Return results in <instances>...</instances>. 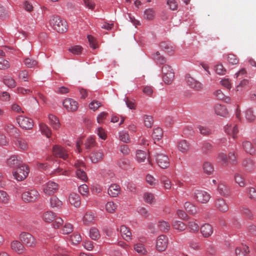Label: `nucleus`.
Here are the masks:
<instances>
[{
    "mask_svg": "<svg viewBox=\"0 0 256 256\" xmlns=\"http://www.w3.org/2000/svg\"><path fill=\"white\" fill-rule=\"evenodd\" d=\"M246 195L251 200H255L256 198V189L250 186L246 188Z\"/></svg>",
    "mask_w": 256,
    "mask_h": 256,
    "instance_id": "nucleus-53",
    "label": "nucleus"
},
{
    "mask_svg": "<svg viewBox=\"0 0 256 256\" xmlns=\"http://www.w3.org/2000/svg\"><path fill=\"white\" fill-rule=\"evenodd\" d=\"M56 214L48 210L44 212L42 215V220L47 223L52 222L54 220Z\"/></svg>",
    "mask_w": 256,
    "mask_h": 256,
    "instance_id": "nucleus-23",
    "label": "nucleus"
},
{
    "mask_svg": "<svg viewBox=\"0 0 256 256\" xmlns=\"http://www.w3.org/2000/svg\"><path fill=\"white\" fill-rule=\"evenodd\" d=\"M103 157V153L100 151L94 152L90 155V159L93 163H97L101 161Z\"/></svg>",
    "mask_w": 256,
    "mask_h": 256,
    "instance_id": "nucleus-28",
    "label": "nucleus"
},
{
    "mask_svg": "<svg viewBox=\"0 0 256 256\" xmlns=\"http://www.w3.org/2000/svg\"><path fill=\"white\" fill-rule=\"evenodd\" d=\"M154 16L155 12L152 9L148 8L145 10L144 16L146 19L149 20H152L154 18Z\"/></svg>",
    "mask_w": 256,
    "mask_h": 256,
    "instance_id": "nucleus-64",
    "label": "nucleus"
},
{
    "mask_svg": "<svg viewBox=\"0 0 256 256\" xmlns=\"http://www.w3.org/2000/svg\"><path fill=\"white\" fill-rule=\"evenodd\" d=\"M214 110L215 114L218 116L226 117L228 114L227 109L224 105L216 104L214 107Z\"/></svg>",
    "mask_w": 256,
    "mask_h": 256,
    "instance_id": "nucleus-20",
    "label": "nucleus"
},
{
    "mask_svg": "<svg viewBox=\"0 0 256 256\" xmlns=\"http://www.w3.org/2000/svg\"><path fill=\"white\" fill-rule=\"evenodd\" d=\"M224 130L226 133L230 136H232L233 138H236L238 130L237 125L236 124H227Z\"/></svg>",
    "mask_w": 256,
    "mask_h": 256,
    "instance_id": "nucleus-18",
    "label": "nucleus"
},
{
    "mask_svg": "<svg viewBox=\"0 0 256 256\" xmlns=\"http://www.w3.org/2000/svg\"><path fill=\"white\" fill-rule=\"evenodd\" d=\"M16 120L19 126L24 130H30L34 126L32 120L28 117L20 116L16 118Z\"/></svg>",
    "mask_w": 256,
    "mask_h": 256,
    "instance_id": "nucleus-9",
    "label": "nucleus"
},
{
    "mask_svg": "<svg viewBox=\"0 0 256 256\" xmlns=\"http://www.w3.org/2000/svg\"><path fill=\"white\" fill-rule=\"evenodd\" d=\"M156 161L158 165L162 168H166L170 164L168 156L163 154H156Z\"/></svg>",
    "mask_w": 256,
    "mask_h": 256,
    "instance_id": "nucleus-10",
    "label": "nucleus"
},
{
    "mask_svg": "<svg viewBox=\"0 0 256 256\" xmlns=\"http://www.w3.org/2000/svg\"><path fill=\"white\" fill-rule=\"evenodd\" d=\"M214 70L219 75H224L226 73V69L222 64H218L215 66Z\"/></svg>",
    "mask_w": 256,
    "mask_h": 256,
    "instance_id": "nucleus-59",
    "label": "nucleus"
},
{
    "mask_svg": "<svg viewBox=\"0 0 256 256\" xmlns=\"http://www.w3.org/2000/svg\"><path fill=\"white\" fill-rule=\"evenodd\" d=\"M64 108L69 112H74L78 108V102L72 98L65 99L62 102Z\"/></svg>",
    "mask_w": 256,
    "mask_h": 256,
    "instance_id": "nucleus-12",
    "label": "nucleus"
},
{
    "mask_svg": "<svg viewBox=\"0 0 256 256\" xmlns=\"http://www.w3.org/2000/svg\"><path fill=\"white\" fill-rule=\"evenodd\" d=\"M120 230L122 238L126 241H130L132 239V234L130 228L124 225H122L120 228H117Z\"/></svg>",
    "mask_w": 256,
    "mask_h": 256,
    "instance_id": "nucleus-15",
    "label": "nucleus"
},
{
    "mask_svg": "<svg viewBox=\"0 0 256 256\" xmlns=\"http://www.w3.org/2000/svg\"><path fill=\"white\" fill-rule=\"evenodd\" d=\"M12 250L18 254H22L26 251V248L23 244L19 240H13L10 243Z\"/></svg>",
    "mask_w": 256,
    "mask_h": 256,
    "instance_id": "nucleus-14",
    "label": "nucleus"
},
{
    "mask_svg": "<svg viewBox=\"0 0 256 256\" xmlns=\"http://www.w3.org/2000/svg\"><path fill=\"white\" fill-rule=\"evenodd\" d=\"M10 200V196L5 191L0 190V202L8 204Z\"/></svg>",
    "mask_w": 256,
    "mask_h": 256,
    "instance_id": "nucleus-54",
    "label": "nucleus"
},
{
    "mask_svg": "<svg viewBox=\"0 0 256 256\" xmlns=\"http://www.w3.org/2000/svg\"><path fill=\"white\" fill-rule=\"evenodd\" d=\"M172 226L175 230L184 231L186 228V225L182 222L175 220L172 222Z\"/></svg>",
    "mask_w": 256,
    "mask_h": 256,
    "instance_id": "nucleus-46",
    "label": "nucleus"
},
{
    "mask_svg": "<svg viewBox=\"0 0 256 256\" xmlns=\"http://www.w3.org/2000/svg\"><path fill=\"white\" fill-rule=\"evenodd\" d=\"M134 250L140 256H145L148 254V250L144 245L142 243H136L134 244Z\"/></svg>",
    "mask_w": 256,
    "mask_h": 256,
    "instance_id": "nucleus-26",
    "label": "nucleus"
},
{
    "mask_svg": "<svg viewBox=\"0 0 256 256\" xmlns=\"http://www.w3.org/2000/svg\"><path fill=\"white\" fill-rule=\"evenodd\" d=\"M29 172V168L26 165L19 166L16 170L13 172V176L17 180L22 181L25 179Z\"/></svg>",
    "mask_w": 256,
    "mask_h": 256,
    "instance_id": "nucleus-5",
    "label": "nucleus"
},
{
    "mask_svg": "<svg viewBox=\"0 0 256 256\" xmlns=\"http://www.w3.org/2000/svg\"><path fill=\"white\" fill-rule=\"evenodd\" d=\"M161 180L166 189L170 190L171 188V182L167 177L162 176L161 178Z\"/></svg>",
    "mask_w": 256,
    "mask_h": 256,
    "instance_id": "nucleus-62",
    "label": "nucleus"
},
{
    "mask_svg": "<svg viewBox=\"0 0 256 256\" xmlns=\"http://www.w3.org/2000/svg\"><path fill=\"white\" fill-rule=\"evenodd\" d=\"M162 72L163 73L162 79L164 82L166 84H171L174 77L172 69L169 66L164 65L162 66Z\"/></svg>",
    "mask_w": 256,
    "mask_h": 256,
    "instance_id": "nucleus-4",
    "label": "nucleus"
},
{
    "mask_svg": "<svg viewBox=\"0 0 256 256\" xmlns=\"http://www.w3.org/2000/svg\"><path fill=\"white\" fill-rule=\"evenodd\" d=\"M185 81L186 84L195 90L199 91L202 90V84L200 82L196 80L192 77L190 74H186L185 76Z\"/></svg>",
    "mask_w": 256,
    "mask_h": 256,
    "instance_id": "nucleus-8",
    "label": "nucleus"
},
{
    "mask_svg": "<svg viewBox=\"0 0 256 256\" xmlns=\"http://www.w3.org/2000/svg\"><path fill=\"white\" fill-rule=\"evenodd\" d=\"M40 128L42 133L45 135L47 138H49L52 132L49 128L44 124H40Z\"/></svg>",
    "mask_w": 256,
    "mask_h": 256,
    "instance_id": "nucleus-49",
    "label": "nucleus"
},
{
    "mask_svg": "<svg viewBox=\"0 0 256 256\" xmlns=\"http://www.w3.org/2000/svg\"><path fill=\"white\" fill-rule=\"evenodd\" d=\"M228 160L230 163L235 166L238 163L237 154L234 152H230L228 154Z\"/></svg>",
    "mask_w": 256,
    "mask_h": 256,
    "instance_id": "nucleus-60",
    "label": "nucleus"
},
{
    "mask_svg": "<svg viewBox=\"0 0 256 256\" xmlns=\"http://www.w3.org/2000/svg\"><path fill=\"white\" fill-rule=\"evenodd\" d=\"M163 135V132L162 128H155L152 134V138L154 140H160Z\"/></svg>",
    "mask_w": 256,
    "mask_h": 256,
    "instance_id": "nucleus-41",
    "label": "nucleus"
},
{
    "mask_svg": "<svg viewBox=\"0 0 256 256\" xmlns=\"http://www.w3.org/2000/svg\"><path fill=\"white\" fill-rule=\"evenodd\" d=\"M168 245V238L164 234L158 236L156 240V248L159 252H164Z\"/></svg>",
    "mask_w": 256,
    "mask_h": 256,
    "instance_id": "nucleus-7",
    "label": "nucleus"
},
{
    "mask_svg": "<svg viewBox=\"0 0 256 256\" xmlns=\"http://www.w3.org/2000/svg\"><path fill=\"white\" fill-rule=\"evenodd\" d=\"M40 196L38 192L35 189L25 191L21 195L22 200L25 202H34L36 201Z\"/></svg>",
    "mask_w": 256,
    "mask_h": 256,
    "instance_id": "nucleus-3",
    "label": "nucleus"
},
{
    "mask_svg": "<svg viewBox=\"0 0 256 256\" xmlns=\"http://www.w3.org/2000/svg\"><path fill=\"white\" fill-rule=\"evenodd\" d=\"M48 120L50 124L54 129L56 130L60 128V124L58 118L56 116L52 114H50L48 115Z\"/></svg>",
    "mask_w": 256,
    "mask_h": 256,
    "instance_id": "nucleus-27",
    "label": "nucleus"
},
{
    "mask_svg": "<svg viewBox=\"0 0 256 256\" xmlns=\"http://www.w3.org/2000/svg\"><path fill=\"white\" fill-rule=\"evenodd\" d=\"M234 180L236 184L240 187H244L246 184V180L240 174L236 173L234 175Z\"/></svg>",
    "mask_w": 256,
    "mask_h": 256,
    "instance_id": "nucleus-30",
    "label": "nucleus"
},
{
    "mask_svg": "<svg viewBox=\"0 0 256 256\" xmlns=\"http://www.w3.org/2000/svg\"><path fill=\"white\" fill-rule=\"evenodd\" d=\"M245 118L248 122H252L254 120L256 116L254 114V110L252 108H248L245 112Z\"/></svg>",
    "mask_w": 256,
    "mask_h": 256,
    "instance_id": "nucleus-37",
    "label": "nucleus"
},
{
    "mask_svg": "<svg viewBox=\"0 0 256 256\" xmlns=\"http://www.w3.org/2000/svg\"><path fill=\"white\" fill-rule=\"evenodd\" d=\"M202 168L204 172L208 175L212 174L214 170V168L212 164L208 162H205L204 163Z\"/></svg>",
    "mask_w": 256,
    "mask_h": 256,
    "instance_id": "nucleus-38",
    "label": "nucleus"
},
{
    "mask_svg": "<svg viewBox=\"0 0 256 256\" xmlns=\"http://www.w3.org/2000/svg\"><path fill=\"white\" fill-rule=\"evenodd\" d=\"M117 208V204L112 201L108 202L105 205L106 211L110 214L114 213Z\"/></svg>",
    "mask_w": 256,
    "mask_h": 256,
    "instance_id": "nucleus-33",
    "label": "nucleus"
},
{
    "mask_svg": "<svg viewBox=\"0 0 256 256\" xmlns=\"http://www.w3.org/2000/svg\"><path fill=\"white\" fill-rule=\"evenodd\" d=\"M226 59L230 64L234 65L238 62V59L236 56L233 54H226Z\"/></svg>",
    "mask_w": 256,
    "mask_h": 256,
    "instance_id": "nucleus-48",
    "label": "nucleus"
},
{
    "mask_svg": "<svg viewBox=\"0 0 256 256\" xmlns=\"http://www.w3.org/2000/svg\"><path fill=\"white\" fill-rule=\"evenodd\" d=\"M50 202V206L52 208H60L62 205V202L56 196L51 197Z\"/></svg>",
    "mask_w": 256,
    "mask_h": 256,
    "instance_id": "nucleus-32",
    "label": "nucleus"
},
{
    "mask_svg": "<svg viewBox=\"0 0 256 256\" xmlns=\"http://www.w3.org/2000/svg\"><path fill=\"white\" fill-rule=\"evenodd\" d=\"M94 214L93 213L88 212L84 216V223L86 225L92 224L94 222Z\"/></svg>",
    "mask_w": 256,
    "mask_h": 256,
    "instance_id": "nucleus-39",
    "label": "nucleus"
},
{
    "mask_svg": "<svg viewBox=\"0 0 256 256\" xmlns=\"http://www.w3.org/2000/svg\"><path fill=\"white\" fill-rule=\"evenodd\" d=\"M90 238L94 240H97L100 238V234L98 229L95 227L90 228L89 232Z\"/></svg>",
    "mask_w": 256,
    "mask_h": 256,
    "instance_id": "nucleus-43",
    "label": "nucleus"
},
{
    "mask_svg": "<svg viewBox=\"0 0 256 256\" xmlns=\"http://www.w3.org/2000/svg\"><path fill=\"white\" fill-rule=\"evenodd\" d=\"M218 190L219 193L222 196L227 197L230 194V187L224 183H220L218 184Z\"/></svg>",
    "mask_w": 256,
    "mask_h": 256,
    "instance_id": "nucleus-22",
    "label": "nucleus"
},
{
    "mask_svg": "<svg viewBox=\"0 0 256 256\" xmlns=\"http://www.w3.org/2000/svg\"><path fill=\"white\" fill-rule=\"evenodd\" d=\"M86 169L76 170V177L83 182H86L88 180L86 174L85 172Z\"/></svg>",
    "mask_w": 256,
    "mask_h": 256,
    "instance_id": "nucleus-45",
    "label": "nucleus"
},
{
    "mask_svg": "<svg viewBox=\"0 0 256 256\" xmlns=\"http://www.w3.org/2000/svg\"><path fill=\"white\" fill-rule=\"evenodd\" d=\"M184 206L188 213L191 214H195L197 213L196 210H194L195 209L194 206L190 202H186L184 203Z\"/></svg>",
    "mask_w": 256,
    "mask_h": 256,
    "instance_id": "nucleus-56",
    "label": "nucleus"
},
{
    "mask_svg": "<svg viewBox=\"0 0 256 256\" xmlns=\"http://www.w3.org/2000/svg\"><path fill=\"white\" fill-rule=\"evenodd\" d=\"M16 146L22 150H26L28 148V141L23 138H18L16 142Z\"/></svg>",
    "mask_w": 256,
    "mask_h": 256,
    "instance_id": "nucleus-36",
    "label": "nucleus"
},
{
    "mask_svg": "<svg viewBox=\"0 0 256 256\" xmlns=\"http://www.w3.org/2000/svg\"><path fill=\"white\" fill-rule=\"evenodd\" d=\"M146 153L142 150H138L136 152V158L138 162H144L146 158Z\"/></svg>",
    "mask_w": 256,
    "mask_h": 256,
    "instance_id": "nucleus-47",
    "label": "nucleus"
},
{
    "mask_svg": "<svg viewBox=\"0 0 256 256\" xmlns=\"http://www.w3.org/2000/svg\"><path fill=\"white\" fill-rule=\"evenodd\" d=\"M70 240L73 244H77L82 241V237L78 232H74L70 236Z\"/></svg>",
    "mask_w": 256,
    "mask_h": 256,
    "instance_id": "nucleus-42",
    "label": "nucleus"
},
{
    "mask_svg": "<svg viewBox=\"0 0 256 256\" xmlns=\"http://www.w3.org/2000/svg\"><path fill=\"white\" fill-rule=\"evenodd\" d=\"M4 83L9 88H14L16 86V80L12 77L6 76L3 78Z\"/></svg>",
    "mask_w": 256,
    "mask_h": 256,
    "instance_id": "nucleus-35",
    "label": "nucleus"
},
{
    "mask_svg": "<svg viewBox=\"0 0 256 256\" xmlns=\"http://www.w3.org/2000/svg\"><path fill=\"white\" fill-rule=\"evenodd\" d=\"M236 256H250V250L248 247L242 244L236 248Z\"/></svg>",
    "mask_w": 256,
    "mask_h": 256,
    "instance_id": "nucleus-19",
    "label": "nucleus"
},
{
    "mask_svg": "<svg viewBox=\"0 0 256 256\" xmlns=\"http://www.w3.org/2000/svg\"><path fill=\"white\" fill-rule=\"evenodd\" d=\"M214 206L218 211L225 212L228 210V206L226 201L222 198H218L214 202Z\"/></svg>",
    "mask_w": 256,
    "mask_h": 256,
    "instance_id": "nucleus-13",
    "label": "nucleus"
},
{
    "mask_svg": "<svg viewBox=\"0 0 256 256\" xmlns=\"http://www.w3.org/2000/svg\"><path fill=\"white\" fill-rule=\"evenodd\" d=\"M160 47L168 52H172L174 51V47L170 44L166 42H162L160 44Z\"/></svg>",
    "mask_w": 256,
    "mask_h": 256,
    "instance_id": "nucleus-58",
    "label": "nucleus"
},
{
    "mask_svg": "<svg viewBox=\"0 0 256 256\" xmlns=\"http://www.w3.org/2000/svg\"><path fill=\"white\" fill-rule=\"evenodd\" d=\"M200 232L203 237L205 238H209L213 234V228L209 224H202L200 228Z\"/></svg>",
    "mask_w": 256,
    "mask_h": 256,
    "instance_id": "nucleus-17",
    "label": "nucleus"
},
{
    "mask_svg": "<svg viewBox=\"0 0 256 256\" xmlns=\"http://www.w3.org/2000/svg\"><path fill=\"white\" fill-rule=\"evenodd\" d=\"M53 154L56 156L64 160H66L68 156V154L66 150L59 146H54L53 147Z\"/></svg>",
    "mask_w": 256,
    "mask_h": 256,
    "instance_id": "nucleus-16",
    "label": "nucleus"
},
{
    "mask_svg": "<svg viewBox=\"0 0 256 256\" xmlns=\"http://www.w3.org/2000/svg\"><path fill=\"white\" fill-rule=\"evenodd\" d=\"M159 230L162 232H167L170 229V224L164 220H160L158 224Z\"/></svg>",
    "mask_w": 256,
    "mask_h": 256,
    "instance_id": "nucleus-40",
    "label": "nucleus"
},
{
    "mask_svg": "<svg viewBox=\"0 0 256 256\" xmlns=\"http://www.w3.org/2000/svg\"><path fill=\"white\" fill-rule=\"evenodd\" d=\"M194 197L198 202L202 204L207 203L211 198L207 192L200 190H195Z\"/></svg>",
    "mask_w": 256,
    "mask_h": 256,
    "instance_id": "nucleus-6",
    "label": "nucleus"
},
{
    "mask_svg": "<svg viewBox=\"0 0 256 256\" xmlns=\"http://www.w3.org/2000/svg\"><path fill=\"white\" fill-rule=\"evenodd\" d=\"M82 48L80 46H74L68 48L69 52L75 55H79L82 53Z\"/></svg>",
    "mask_w": 256,
    "mask_h": 256,
    "instance_id": "nucleus-57",
    "label": "nucleus"
},
{
    "mask_svg": "<svg viewBox=\"0 0 256 256\" xmlns=\"http://www.w3.org/2000/svg\"><path fill=\"white\" fill-rule=\"evenodd\" d=\"M190 144L185 140H180L178 144V148L181 152L187 153L190 149Z\"/></svg>",
    "mask_w": 256,
    "mask_h": 256,
    "instance_id": "nucleus-21",
    "label": "nucleus"
},
{
    "mask_svg": "<svg viewBox=\"0 0 256 256\" xmlns=\"http://www.w3.org/2000/svg\"><path fill=\"white\" fill-rule=\"evenodd\" d=\"M58 184L52 181L48 182L45 185L43 191L46 195H51L56 192L58 190Z\"/></svg>",
    "mask_w": 256,
    "mask_h": 256,
    "instance_id": "nucleus-11",
    "label": "nucleus"
},
{
    "mask_svg": "<svg viewBox=\"0 0 256 256\" xmlns=\"http://www.w3.org/2000/svg\"><path fill=\"white\" fill-rule=\"evenodd\" d=\"M24 63L28 68H34L38 64V62L36 60L30 58H26L24 60Z\"/></svg>",
    "mask_w": 256,
    "mask_h": 256,
    "instance_id": "nucleus-52",
    "label": "nucleus"
},
{
    "mask_svg": "<svg viewBox=\"0 0 256 256\" xmlns=\"http://www.w3.org/2000/svg\"><path fill=\"white\" fill-rule=\"evenodd\" d=\"M4 130L10 134L18 133V129L12 124H7L4 126Z\"/></svg>",
    "mask_w": 256,
    "mask_h": 256,
    "instance_id": "nucleus-50",
    "label": "nucleus"
},
{
    "mask_svg": "<svg viewBox=\"0 0 256 256\" xmlns=\"http://www.w3.org/2000/svg\"><path fill=\"white\" fill-rule=\"evenodd\" d=\"M50 24L53 28L58 32L63 33L68 30L66 22L62 20L59 16H52L50 20Z\"/></svg>",
    "mask_w": 256,
    "mask_h": 256,
    "instance_id": "nucleus-1",
    "label": "nucleus"
},
{
    "mask_svg": "<svg viewBox=\"0 0 256 256\" xmlns=\"http://www.w3.org/2000/svg\"><path fill=\"white\" fill-rule=\"evenodd\" d=\"M144 201L150 204H154L156 203V200L154 194L151 192H146L144 194L143 196Z\"/></svg>",
    "mask_w": 256,
    "mask_h": 256,
    "instance_id": "nucleus-34",
    "label": "nucleus"
},
{
    "mask_svg": "<svg viewBox=\"0 0 256 256\" xmlns=\"http://www.w3.org/2000/svg\"><path fill=\"white\" fill-rule=\"evenodd\" d=\"M70 204L75 207H78L80 205V196L76 193H72L68 197Z\"/></svg>",
    "mask_w": 256,
    "mask_h": 256,
    "instance_id": "nucleus-25",
    "label": "nucleus"
},
{
    "mask_svg": "<svg viewBox=\"0 0 256 256\" xmlns=\"http://www.w3.org/2000/svg\"><path fill=\"white\" fill-rule=\"evenodd\" d=\"M190 231L192 232H196L199 230L198 224L194 221H190L188 224Z\"/></svg>",
    "mask_w": 256,
    "mask_h": 256,
    "instance_id": "nucleus-55",
    "label": "nucleus"
},
{
    "mask_svg": "<svg viewBox=\"0 0 256 256\" xmlns=\"http://www.w3.org/2000/svg\"><path fill=\"white\" fill-rule=\"evenodd\" d=\"M7 164L11 168H14L18 164V160L16 156H12L7 160Z\"/></svg>",
    "mask_w": 256,
    "mask_h": 256,
    "instance_id": "nucleus-51",
    "label": "nucleus"
},
{
    "mask_svg": "<svg viewBox=\"0 0 256 256\" xmlns=\"http://www.w3.org/2000/svg\"><path fill=\"white\" fill-rule=\"evenodd\" d=\"M52 222V227L54 229H58L62 227L64 222L60 217H58L56 215Z\"/></svg>",
    "mask_w": 256,
    "mask_h": 256,
    "instance_id": "nucleus-44",
    "label": "nucleus"
},
{
    "mask_svg": "<svg viewBox=\"0 0 256 256\" xmlns=\"http://www.w3.org/2000/svg\"><path fill=\"white\" fill-rule=\"evenodd\" d=\"M242 147L244 150L251 155H254L256 153V150L252 144L249 141H245L242 143Z\"/></svg>",
    "mask_w": 256,
    "mask_h": 256,
    "instance_id": "nucleus-29",
    "label": "nucleus"
},
{
    "mask_svg": "<svg viewBox=\"0 0 256 256\" xmlns=\"http://www.w3.org/2000/svg\"><path fill=\"white\" fill-rule=\"evenodd\" d=\"M19 240L24 246L34 248L37 244L36 238L30 233L22 232L19 235Z\"/></svg>",
    "mask_w": 256,
    "mask_h": 256,
    "instance_id": "nucleus-2",
    "label": "nucleus"
},
{
    "mask_svg": "<svg viewBox=\"0 0 256 256\" xmlns=\"http://www.w3.org/2000/svg\"><path fill=\"white\" fill-rule=\"evenodd\" d=\"M212 149V145L208 142H204L202 144V150L204 154H206L208 152L211 151Z\"/></svg>",
    "mask_w": 256,
    "mask_h": 256,
    "instance_id": "nucleus-63",
    "label": "nucleus"
},
{
    "mask_svg": "<svg viewBox=\"0 0 256 256\" xmlns=\"http://www.w3.org/2000/svg\"><path fill=\"white\" fill-rule=\"evenodd\" d=\"M74 230V226L70 222H66L62 224L60 230V232L62 234H68L71 233Z\"/></svg>",
    "mask_w": 256,
    "mask_h": 256,
    "instance_id": "nucleus-31",
    "label": "nucleus"
},
{
    "mask_svg": "<svg viewBox=\"0 0 256 256\" xmlns=\"http://www.w3.org/2000/svg\"><path fill=\"white\" fill-rule=\"evenodd\" d=\"M120 140L124 142H130V137L128 133L125 131H122L119 132Z\"/></svg>",
    "mask_w": 256,
    "mask_h": 256,
    "instance_id": "nucleus-61",
    "label": "nucleus"
},
{
    "mask_svg": "<svg viewBox=\"0 0 256 256\" xmlns=\"http://www.w3.org/2000/svg\"><path fill=\"white\" fill-rule=\"evenodd\" d=\"M120 192V187L116 184H111L108 189V194L112 197H116Z\"/></svg>",
    "mask_w": 256,
    "mask_h": 256,
    "instance_id": "nucleus-24",
    "label": "nucleus"
}]
</instances>
